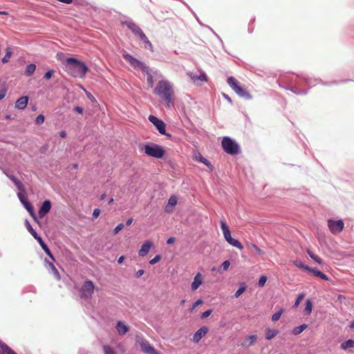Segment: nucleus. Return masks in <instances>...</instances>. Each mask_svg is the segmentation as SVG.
Masks as SVG:
<instances>
[{"label": "nucleus", "instance_id": "obj_1", "mask_svg": "<svg viewBox=\"0 0 354 354\" xmlns=\"http://www.w3.org/2000/svg\"><path fill=\"white\" fill-rule=\"evenodd\" d=\"M62 64L64 71L73 77L83 79L89 71L85 62L74 57H66Z\"/></svg>", "mask_w": 354, "mask_h": 354}, {"label": "nucleus", "instance_id": "obj_2", "mask_svg": "<svg viewBox=\"0 0 354 354\" xmlns=\"http://www.w3.org/2000/svg\"><path fill=\"white\" fill-rule=\"evenodd\" d=\"M153 93L165 102L167 108L171 107V104L173 103L174 90L170 82L166 80H160L153 90Z\"/></svg>", "mask_w": 354, "mask_h": 354}, {"label": "nucleus", "instance_id": "obj_3", "mask_svg": "<svg viewBox=\"0 0 354 354\" xmlns=\"http://www.w3.org/2000/svg\"><path fill=\"white\" fill-rule=\"evenodd\" d=\"M142 150L148 156L158 159L162 158L166 153V151L162 146L151 142H146Z\"/></svg>", "mask_w": 354, "mask_h": 354}, {"label": "nucleus", "instance_id": "obj_4", "mask_svg": "<svg viewBox=\"0 0 354 354\" xmlns=\"http://www.w3.org/2000/svg\"><path fill=\"white\" fill-rule=\"evenodd\" d=\"M227 82L231 88L240 97L249 100L252 99L250 92L240 84L239 81L233 76L228 77Z\"/></svg>", "mask_w": 354, "mask_h": 354}, {"label": "nucleus", "instance_id": "obj_5", "mask_svg": "<svg viewBox=\"0 0 354 354\" xmlns=\"http://www.w3.org/2000/svg\"><path fill=\"white\" fill-rule=\"evenodd\" d=\"M221 147L225 153L232 156L238 155L241 153V148L239 143L235 140L228 136L223 138Z\"/></svg>", "mask_w": 354, "mask_h": 354}, {"label": "nucleus", "instance_id": "obj_6", "mask_svg": "<svg viewBox=\"0 0 354 354\" xmlns=\"http://www.w3.org/2000/svg\"><path fill=\"white\" fill-rule=\"evenodd\" d=\"M221 228L225 240L232 246H234L239 250L243 248V244L236 239H234L231 235L230 230L224 220L221 221Z\"/></svg>", "mask_w": 354, "mask_h": 354}, {"label": "nucleus", "instance_id": "obj_7", "mask_svg": "<svg viewBox=\"0 0 354 354\" xmlns=\"http://www.w3.org/2000/svg\"><path fill=\"white\" fill-rule=\"evenodd\" d=\"M122 57L131 66L136 70L140 69L144 73L145 71H147L149 68L145 64L138 60L129 53L125 52L122 54Z\"/></svg>", "mask_w": 354, "mask_h": 354}, {"label": "nucleus", "instance_id": "obj_8", "mask_svg": "<svg viewBox=\"0 0 354 354\" xmlns=\"http://www.w3.org/2000/svg\"><path fill=\"white\" fill-rule=\"evenodd\" d=\"M17 197L20 202L21 203V204L23 205L24 207L29 213L30 216L35 220H37V215L35 211L34 206L27 198V192H26L25 193L23 194L17 193Z\"/></svg>", "mask_w": 354, "mask_h": 354}, {"label": "nucleus", "instance_id": "obj_9", "mask_svg": "<svg viewBox=\"0 0 354 354\" xmlns=\"http://www.w3.org/2000/svg\"><path fill=\"white\" fill-rule=\"evenodd\" d=\"M148 119L149 122L156 127V129L161 135H164L169 138L171 137V135L170 133H167L166 124L162 120L153 115H150Z\"/></svg>", "mask_w": 354, "mask_h": 354}, {"label": "nucleus", "instance_id": "obj_10", "mask_svg": "<svg viewBox=\"0 0 354 354\" xmlns=\"http://www.w3.org/2000/svg\"><path fill=\"white\" fill-rule=\"evenodd\" d=\"M95 290L94 283L91 280H86L84 282L80 289V296L82 298H90L92 297Z\"/></svg>", "mask_w": 354, "mask_h": 354}, {"label": "nucleus", "instance_id": "obj_11", "mask_svg": "<svg viewBox=\"0 0 354 354\" xmlns=\"http://www.w3.org/2000/svg\"><path fill=\"white\" fill-rule=\"evenodd\" d=\"M277 82L279 87L290 91L297 95H304L308 93V89L307 88H299L297 86L287 85L282 81V77L280 81L277 80Z\"/></svg>", "mask_w": 354, "mask_h": 354}, {"label": "nucleus", "instance_id": "obj_12", "mask_svg": "<svg viewBox=\"0 0 354 354\" xmlns=\"http://www.w3.org/2000/svg\"><path fill=\"white\" fill-rule=\"evenodd\" d=\"M327 222L328 227L330 232L333 234H336L337 233L341 232L344 227V223L342 219L335 221L332 218H330L328 220Z\"/></svg>", "mask_w": 354, "mask_h": 354}, {"label": "nucleus", "instance_id": "obj_13", "mask_svg": "<svg viewBox=\"0 0 354 354\" xmlns=\"http://www.w3.org/2000/svg\"><path fill=\"white\" fill-rule=\"evenodd\" d=\"M122 25L127 26L136 36L138 37L144 33L142 29L132 20L122 21Z\"/></svg>", "mask_w": 354, "mask_h": 354}, {"label": "nucleus", "instance_id": "obj_14", "mask_svg": "<svg viewBox=\"0 0 354 354\" xmlns=\"http://www.w3.org/2000/svg\"><path fill=\"white\" fill-rule=\"evenodd\" d=\"M52 203L48 199L44 201L38 210V216L39 218H44L47 214H48L51 209Z\"/></svg>", "mask_w": 354, "mask_h": 354}, {"label": "nucleus", "instance_id": "obj_15", "mask_svg": "<svg viewBox=\"0 0 354 354\" xmlns=\"http://www.w3.org/2000/svg\"><path fill=\"white\" fill-rule=\"evenodd\" d=\"M140 346L142 352L147 354H159L150 344L146 340H142L140 342Z\"/></svg>", "mask_w": 354, "mask_h": 354}, {"label": "nucleus", "instance_id": "obj_16", "mask_svg": "<svg viewBox=\"0 0 354 354\" xmlns=\"http://www.w3.org/2000/svg\"><path fill=\"white\" fill-rule=\"evenodd\" d=\"M8 178L15 185L16 188L19 190L18 193H25L26 192V187L22 182L15 176H8Z\"/></svg>", "mask_w": 354, "mask_h": 354}, {"label": "nucleus", "instance_id": "obj_17", "mask_svg": "<svg viewBox=\"0 0 354 354\" xmlns=\"http://www.w3.org/2000/svg\"><path fill=\"white\" fill-rule=\"evenodd\" d=\"M153 246V243L151 241H145L142 245H141L140 249L138 250V254L140 257H145L146 256L151 247Z\"/></svg>", "mask_w": 354, "mask_h": 354}, {"label": "nucleus", "instance_id": "obj_18", "mask_svg": "<svg viewBox=\"0 0 354 354\" xmlns=\"http://www.w3.org/2000/svg\"><path fill=\"white\" fill-rule=\"evenodd\" d=\"M178 203V198L176 196L172 195L168 199L167 203L165 207V212L167 213L172 212V208L175 207Z\"/></svg>", "mask_w": 354, "mask_h": 354}, {"label": "nucleus", "instance_id": "obj_19", "mask_svg": "<svg viewBox=\"0 0 354 354\" xmlns=\"http://www.w3.org/2000/svg\"><path fill=\"white\" fill-rule=\"evenodd\" d=\"M28 96L24 95L19 97L15 102V107L19 110H24L28 103Z\"/></svg>", "mask_w": 354, "mask_h": 354}, {"label": "nucleus", "instance_id": "obj_20", "mask_svg": "<svg viewBox=\"0 0 354 354\" xmlns=\"http://www.w3.org/2000/svg\"><path fill=\"white\" fill-rule=\"evenodd\" d=\"M257 339V335H250L245 338V339L241 343V346L244 348H248L253 345Z\"/></svg>", "mask_w": 354, "mask_h": 354}, {"label": "nucleus", "instance_id": "obj_21", "mask_svg": "<svg viewBox=\"0 0 354 354\" xmlns=\"http://www.w3.org/2000/svg\"><path fill=\"white\" fill-rule=\"evenodd\" d=\"M203 283L202 274L200 272L194 276V281L192 282L191 288L192 290H196Z\"/></svg>", "mask_w": 354, "mask_h": 354}, {"label": "nucleus", "instance_id": "obj_22", "mask_svg": "<svg viewBox=\"0 0 354 354\" xmlns=\"http://www.w3.org/2000/svg\"><path fill=\"white\" fill-rule=\"evenodd\" d=\"M301 77H302L305 85L309 87H312L315 86L317 83H319V79L317 78H313L304 74H301Z\"/></svg>", "mask_w": 354, "mask_h": 354}, {"label": "nucleus", "instance_id": "obj_23", "mask_svg": "<svg viewBox=\"0 0 354 354\" xmlns=\"http://www.w3.org/2000/svg\"><path fill=\"white\" fill-rule=\"evenodd\" d=\"M44 262L46 263V266L49 267V268L50 269L51 272L55 275L56 279L57 280H59L61 278L60 274L57 268H55V265L52 262L49 261L46 258L44 259Z\"/></svg>", "mask_w": 354, "mask_h": 354}, {"label": "nucleus", "instance_id": "obj_24", "mask_svg": "<svg viewBox=\"0 0 354 354\" xmlns=\"http://www.w3.org/2000/svg\"><path fill=\"white\" fill-rule=\"evenodd\" d=\"M139 38L144 43L145 48L146 49H149L151 52H153V45L145 33L140 35Z\"/></svg>", "mask_w": 354, "mask_h": 354}, {"label": "nucleus", "instance_id": "obj_25", "mask_svg": "<svg viewBox=\"0 0 354 354\" xmlns=\"http://www.w3.org/2000/svg\"><path fill=\"white\" fill-rule=\"evenodd\" d=\"M349 81H350V80L345 79V80H334V81H330V82H325V81H323L321 79H319V83L322 84V85H324V86H332V85H335V84L346 83V82H348Z\"/></svg>", "mask_w": 354, "mask_h": 354}, {"label": "nucleus", "instance_id": "obj_26", "mask_svg": "<svg viewBox=\"0 0 354 354\" xmlns=\"http://www.w3.org/2000/svg\"><path fill=\"white\" fill-rule=\"evenodd\" d=\"M116 328L120 335H124L129 331V327L121 321L117 323Z\"/></svg>", "mask_w": 354, "mask_h": 354}, {"label": "nucleus", "instance_id": "obj_27", "mask_svg": "<svg viewBox=\"0 0 354 354\" xmlns=\"http://www.w3.org/2000/svg\"><path fill=\"white\" fill-rule=\"evenodd\" d=\"M36 68V65L33 63L28 64L24 71V75L26 77H31L34 74Z\"/></svg>", "mask_w": 354, "mask_h": 354}, {"label": "nucleus", "instance_id": "obj_28", "mask_svg": "<svg viewBox=\"0 0 354 354\" xmlns=\"http://www.w3.org/2000/svg\"><path fill=\"white\" fill-rule=\"evenodd\" d=\"M196 159L198 162L203 163L208 168H210L211 169H213V166L210 161L206 158L203 157L201 154L199 153L198 156L196 157Z\"/></svg>", "mask_w": 354, "mask_h": 354}, {"label": "nucleus", "instance_id": "obj_29", "mask_svg": "<svg viewBox=\"0 0 354 354\" xmlns=\"http://www.w3.org/2000/svg\"><path fill=\"white\" fill-rule=\"evenodd\" d=\"M279 333V330L276 329L267 328L266 332V338L268 340L274 337Z\"/></svg>", "mask_w": 354, "mask_h": 354}, {"label": "nucleus", "instance_id": "obj_30", "mask_svg": "<svg viewBox=\"0 0 354 354\" xmlns=\"http://www.w3.org/2000/svg\"><path fill=\"white\" fill-rule=\"evenodd\" d=\"M307 253L308 254V256L313 259L314 260L315 262H317V263H319V265H323L324 264V261L323 260L319 257L318 256H317L316 254H315L311 250H307Z\"/></svg>", "mask_w": 354, "mask_h": 354}, {"label": "nucleus", "instance_id": "obj_31", "mask_svg": "<svg viewBox=\"0 0 354 354\" xmlns=\"http://www.w3.org/2000/svg\"><path fill=\"white\" fill-rule=\"evenodd\" d=\"M40 246L41 247L43 250L45 252V253L50 257V259L52 261H55V257L52 254V252H51L50 250L49 249L48 246L47 245V244L46 243H44L42 245H41Z\"/></svg>", "mask_w": 354, "mask_h": 354}, {"label": "nucleus", "instance_id": "obj_32", "mask_svg": "<svg viewBox=\"0 0 354 354\" xmlns=\"http://www.w3.org/2000/svg\"><path fill=\"white\" fill-rule=\"evenodd\" d=\"M301 74H299V73H296L295 74L296 75V77H295V82H294V84L293 86H297L299 88H302V85L303 84H305L304 83V80L302 79V77H301Z\"/></svg>", "mask_w": 354, "mask_h": 354}, {"label": "nucleus", "instance_id": "obj_33", "mask_svg": "<svg viewBox=\"0 0 354 354\" xmlns=\"http://www.w3.org/2000/svg\"><path fill=\"white\" fill-rule=\"evenodd\" d=\"M308 327L307 324H302L293 328L292 333L295 335H299Z\"/></svg>", "mask_w": 354, "mask_h": 354}, {"label": "nucleus", "instance_id": "obj_34", "mask_svg": "<svg viewBox=\"0 0 354 354\" xmlns=\"http://www.w3.org/2000/svg\"><path fill=\"white\" fill-rule=\"evenodd\" d=\"M340 347L343 350H346L349 348H354V340L348 339L342 343Z\"/></svg>", "mask_w": 354, "mask_h": 354}, {"label": "nucleus", "instance_id": "obj_35", "mask_svg": "<svg viewBox=\"0 0 354 354\" xmlns=\"http://www.w3.org/2000/svg\"><path fill=\"white\" fill-rule=\"evenodd\" d=\"M203 336L205 335L202 333V329H198L193 335L192 341L195 343H198Z\"/></svg>", "mask_w": 354, "mask_h": 354}, {"label": "nucleus", "instance_id": "obj_36", "mask_svg": "<svg viewBox=\"0 0 354 354\" xmlns=\"http://www.w3.org/2000/svg\"><path fill=\"white\" fill-rule=\"evenodd\" d=\"M246 288H247V286L245 283H241L239 288L234 293L235 297H236V298L239 297L245 291Z\"/></svg>", "mask_w": 354, "mask_h": 354}, {"label": "nucleus", "instance_id": "obj_37", "mask_svg": "<svg viewBox=\"0 0 354 354\" xmlns=\"http://www.w3.org/2000/svg\"><path fill=\"white\" fill-rule=\"evenodd\" d=\"M144 73H146V75H147V81L149 86L150 87H153L154 81H153V77L152 75L150 73L149 68H148L147 71H145Z\"/></svg>", "mask_w": 354, "mask_h": 354}, {"label": "nucleus", "instance_id": "obj_38", "mask_svg": "<svg viewBox=\"0 0 354 354\" xmlns=\"http://www.w3.org/2000/svg\"><path fill=\"white\" fill-rule=\"evenodd\" d=\"M305 294L304 292H301V293H299L297 297H296V299L294 302V304L292 306V307L294 308H296L299 306V304L301 303V301L304 299L305 297Z\"/></svg>", "mask_w": 354, "mask_h": 354}, {"label": "nucleus", "instance_id": "obj_39", "mask_svg": "<svg viewBox=\"0 0 354 354\" xmlns=\"http://www.w3.org/2000/svg\"><path fill=\"white\" fill-rule=\"evenodd\" d=\"M25 225H26L28 231L30 232V234L32 236L37 235V232H36L35 230L33 229V227H32L31 224L30 223V222L28 221V219L25 220Z\"/></svg>", "mask_w": 354, "mask_h": 354}, {"label": "nucleus", "instance_id": "obj_40", "mask_svg": "<svg viewBox=\"0 0 354 354\" xmlns=\"http://www.w3.org/2000/svg\"><path fill=\"white\" fill-rule=\"evenodd\" d=\"M195 17H196V19L197 21L199 23V24L201 26H205L207 28H208L209 30H210L212 32V33L219 39V41L223 45V42L221 38L214 32V30L211 27H209V26L203 24L196 15H195Z\"/></svg>", "mask_w": 354, "mask_h": 354}, {"label": "nucleus", "instance_id": "obj_41", "mask_svg": "<svg viewBox=\"0 0 354 354\" xmlns=\"http://www.w3.org/2000/svg\"><path fill=\"white\" fill-rule=\"evenodd\" d=\"M282 81L286 84L287 85H291L293 86L294 82H295V77H290V76H283Z\"/></svg>", "mask_w": 354, "mask_h": 354}, {"label": "nucleus", "instance_id": "obj_42", "mask_svg": "<svg viewBox=\"0 0 354 354\" xmlns=\"http://www.w3.org/2000/svg\"><path fill=\"white\" fill-rule=\"evenodd\" d=\"M295 265L299 268H301V269H303L304 270H306V271H308V270H310V266L306 265L304 263H303L302 261H296L295 262Z\"/></svg>", "mask_w": 354, "mask_h": 354}, {"label": "nucleus", "instance_id": "obj_43", "mask_svg": "<svg viewBox=\"0 0 354 354\" xmlns=\"http://www.w3.org/2000/svg\"><path fill=\"white\" fill-rule=\"evenodd\" d=\"M267 280H268V277L266 275H261L259 277L258 283H257L258 287L263 288L265 286Z\"/></svg>", "mask_w": 354, "mask_h": 354}, {"label": "nucleus", "instance_id": "obj_44", "mask_svg": "<svg viewBox=\"0 0 354 354\" xmlns=\"http://www.w3.org/2000/svg\"><path fill=\"white\" fill-rule=\"evenodd\" d=\"M45 121V116L43 114H39L35 120L37 125L42 124Z\"/></svg>", "mask_w": 354, "mask_h": 354}, {"label": "nucleus", "instance_id": "obj_45", "mask_svg": "<svg viewBox=\"0 0 354 354\" xmlns=\"http://www.w3.org/2000/svg\"><path fill=\"white\" fill-rule=\"evenodd\" d=\"M12 56V52L9 50H7L6 52V55L2 57L1 62L3 64L8 63Z\"/></svg>", "mask_w": 354, "mask_h": 354}, {"label": "nucleus", "instance_id": "obj_46", "mask_svg": "<svg viewBox=\"0 0 354 354\" xmlns=\"http://www.w3.org/2000/svg\"><path fill=\"white\" fill-rule=\"evenodd\" d=\"M37 292L36 288L32 285H29L24 288L23 292L27 293V292H32L35 293Z\"/></svg>", "mask_w": 354, "mask_h": 354}, {"label": "nucleus", "instance_id": "obj_47", "mask_svg": "<svg viewBox=\"0 0 354 354\" xmlns=\"http://www.w3.org/2000/svg\"><path fill=\"white\" fill-rule=\"evenodd\" d=\"M309 272L313 274L314 276L319 277L321 275L322 271L317 269V268H311L310 267V270H308Z\"/></svg>", "mask_w": 354, "mask_h": 354}, {"label": "nucleus", "instance_id": "obj_48", "mask_svg": "<svg viewBox=\"0 0 354 354\" xmlns=\"http://www.w3.org/2000/svg\"><path fill=\"white\" fill-rule=\"evenodd\" d=\"M55 73V71L54 69L48 70L44 75V79L46 80H50Z\"/></svg>", "mask_w": 354, "mask_h": 354}, {"label": "nucleus", "instance_id": "obj_49", "mask_svg": "<svg viewBox=\"0 0 354 354\" xmlns=\"http://www.w3.org/2000/svg\"><path fill=\"white\" fill-rule=\"evenodd\" d=\"M103 350L105 354H116V352L108 345L104 346Z\"/></svg>", "mask_w": 354, "mask_h": 354}, {"label": "nucleus", "instance_id": "obj_50", "mask_svg": "<svg viewBox=\"0 0 354 354\" xmlns=\"http://www.w3.org/2000/svg\"><path fill=\"white\" fill-rule=\"evenodd\" d=\"M193 79L199 80L202 82H206L207 80V77L205 73L202 72L199 75L194 77Z\"/></svg>", "mask_w": 354, "mask_h": 354}, {"label": "nucleus", "instance_id": "obj_51", "mask_svg": "<svg viewBox=\"0 0 354 354\" xmlns=\"http://www.w3.org/2000/svg\"><path fill=\"white\" fill-rule=\"evenodd\" d=\"M162 259V256L160 254H156L153 259L149 261L150 265H155L158 263Z\"/></svg>", "mask_w": 354, "mask_h": 354}, {"label": "nucleus", "instance_id": "obj_52", "mask_svg": "<svg viewBox=\"0 0 354 354\" xmlns=\"http://www.w3.org/2000/svg\"><path fill=\"white\" fill-rule=\"evenodd\" d=\"M313 304L312 301L308 298L305 301V308L304 310H313Z\"/></svg>", "mask_w": 354, "mask_h": 354}, {"label": "nucleus", "instance_id": "obj_53", "mask_svg": "<svg viewBox=\"0 0 354 354\" xmlns=\"http://www.w3.org/2000/svg\"><path fill=\"white\" fill-rule=\"evenodd\" d=\"M124 227L123 223H119L113 230L114 234H118Z\"/></svg>", "mask_w": 354, "mask_h": 354}, {"label": "nucleus", "instance_id": "obj_54", "mask_svg": "<svg viewBox=\"0 0 354 354\" xmlns=\"http://www.w3.org/2000/svg\"><path fill=\"white\" fill-rule=\"evenodd\" d=\"M203 304V300L199 299L196 300L195 302L192 304V306L188 308V310H194L198 305Z\"/></svg>", "mask_w": 354, "mask_h": 354}, {"label": "nucleus", "instance_id": "obj_55", "mask_svg": "<svg viewBox=\"0 0 354 354\" xmlns=\"http://www.w3.org/2000/svg\"><path fill=\"white\" fill-rule=\"evenodd\" d=\"M282 312L283 311H277V313H274L272 317V321L276 322L279 320L281 316Z\"/></svg>", "mask_w": 354, "mask_h": 354}, {"label": "nucleus", "instance_id": "obj_56", "mask_svg": "<svg viewBox=\"0 0 354 354\" xmlns=\"http://www.w3.org/2000/svg\"><path fill=\"white\" fill-rule=\"evenodd\" d=\"M230 266V262L228 260H225L221 264V268L223 270H227Z\"/></svg>", "mask_w": 354, "mask_h": 354}, {"label": "nucleus", "instance_id": "obj_57", "mask_svg": "<svg viewBox=\"0 0 354 354\" xmlns=\"http://www.w3.org/2000/svg\"><path fill=\"white\" fill-rule=\"evenodd\" d=\"M100 212H101L100 209H99V208L94 209L93 214H92L93 218H97L100 216Z\"/></svg>", "mask_w": 354, "mask_h": 354}, {"label": "nucleus", "instance_id": "obj_58", "mask_svg": "<svg viewBox=\"0 0 354 354\" xmlns=\"http://www.w3.org/2000/svg\"><path fill=\"white\" fill-rule=\"evenodd\" d=\"M32 236L34 237L35 239H36L39 245H41L45 243L44 241L43 240V239L41 238V236L39 234H38L37 233V235H34Z\"/></svg>", "mask_w": 354, "mask_h": 354}, {"label": "nucleus", "instance_id": "obj_59", "mask_svg": "<svg viewBox=\"0 0 354 354\" xmlns=\"http://www.w3.org/2000/svg\"><path fill=\"white\" fill-rule=\"evenodd\" d=\"M73 111L77 113L78 114H83L84 113V109L79 106H74Z\"/></svg>", "mask_w": 354, "mask_h": 354}, {"label": "nucleus", "instance_id": "obj_60", "mask_svg": "<svg viewBox=\"0 0 354 354\" xmlns=\"http://www.w3.org/2000/svg\"><path fill=\"white\" fill-rule=\"evenodd\" d=\"M252 248L255 250V252H257V254H258L259 255H262L264 254V252L263 250H261L258 246H257L254 244H252Z\"/></svg>", "mask_w": 354, "mask_h": 354}, {"label": "nucleus", "instance_id": "obj_61", "mask_svg": "<svg viewBox=\"0 0 354 354\" xmlns=\"http://www.w3.org/2000/svg\"><path fill=\"white\" fill-rule=\"evenodd\" d=\"M4 348H5V351L3 352V353L5 354H17L11 348H10L9 346L8 347H6L4 346Z\"/></svg>", "mask_w": 354, "mask_h": 354}, {"label": "nucleus", "instance_id": "obj_62", "mask_svg": "<svg viewBox=\"0 0 354 354\" xmlns=\"http://www.w3.org/2000/svg\"><path fill=\"white\" fill-rule=\"evenodd\" d=\"M145 273V270H138L136 274H135V277L138 279L140 277H142V275Z\"/></svg>", "mask_w": 354, "mask_h": 354}, {"label": "nucleus", "instance_id": "obj_63", "mask_svg": "<svg viewBox=\"0 0 354 354\" xmlns=\"http://www.w3.org/2000/svg\"><path fill=\"white\" fill-rule=\"evenodd\" d=\"M175 241H176V238L173 237V236H170L167 239L166 243L168 245H171V244H173Z\"/></svg>", "mask_w": 354, "mask_h": 354}, {"label": "nucleus", "instance_id": "obj_64", "mask_svg": "<svg viewBox=\"0 0 354 354\" xmlns=\"http://www.w3.org/2000/svg\"><path fill=\"white\" fill-rule=\"evenodd\" d=\"M319 278L323 279V280H324V281H328L329 280V277L326 274H324L322 272L321 273V275L319 276Z\"/></svg>", "mask_w": 354, "mask_h": 354}]
</instances>
